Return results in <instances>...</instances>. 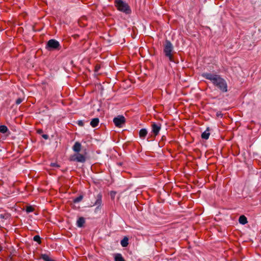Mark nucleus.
<instances>
[{"instance_id":"f257e3e1","label":"nucleus","mask_w":261,"mask_h":261,"mask_svg":"<svg viewBox=\"0 0 261 261\" xmlns=\"http://www.w3.org/2000/svg\"><path fill=\"white\" fill-rule=\"evenodd\" d=\"M202 76L211 81L222 92H226L227 91V83L225 80L219 75L213 74L210 73H204L202 74Z\"/></svg>"},{"instance_id":"f03ea898","label":"nucleus","mask_w":261,"mask_h":261,"mask_svg":"<svg viewBox=\"0 0 261 261\" xmlns=\"http://www.w3.org/2000/svg\"><path fill=\"white\" fill-rule=\"evenodd\" d=\"M164 53L171 62H174L173 58V46L169 40H166L164 46Z\"/></svg>"},{"instance_id":"7ed1b4c3","label":"nucleus","mask_w":261,"mask_h":261,"mask_svg":"<svg viewBox=\"0 0 261 261\" xmlns=\"http://www.w3.org/2000/svg\"><path fill=\"white\" fill-rule=\"evenodd\" d=\"M115 5L118 10L126 14H129L131 12L128 5L121 0H115Z\"/></svg>"},{"instance_id":"20e7f679","label":"nucleus","mask_w":261,"mask_h":261,"mask_svg":"<svg viewBox=\"0 0 261 261\" xmlns=\"http://www.w3.org/2000/svg\"><path fill=\"white\" fill-rule=\"evenodd\" d=\"M69 161H76L81 163H84L86 161V157L84 154L79 152L70 156Z\"/></svg>"},{"instance_id":"39448f33","label":"nucleus","mask_w":261,"mask_h":261,"mask_svg":"<svg viewBox=\"0 0 261 261\" xmlns=\"http://www.w3.org/2000/svg\"><path fill=\"white\" fill-rule=\"evenodd\" d=\"M113 122L116 126L122 127L125 123V118L123 116L119 115L113 119Z\"/></svg>"},{"instance_id":"423d86ee","label":"nucleus","mask_w":261,"mask_h":261,"mask_svg":"<svg viewBox=\"0 0 261 261\" xmlns=\"http://www.w3.org/2000/svg\"><path fill=\"white\" fill-rule=\"evenodd\" d=\"M59 46L60 44L58 41L55 39H50L47 42L46 48L48 50L56 49H58Z\"/></svg>"},{"instance_id":"0eeeda50","label":"nucleus","mask_w":261,"mask_h":261,"mask_svg":"<svg viewBox=\"0 0 261 261\" xmlns=\"http://www.w3.org/2000/svg\"><path fill=\"white\" fill-rule=\"evenodd\" d=\"M161 128V124L159 123L156 124L155 122H153L151 124V129L152 133L153 134L154 137H156L159 133L160 130Z\"/></svg>"},{"instance_id":"6e6552de","label":"nucleus","mask_w":261,"mask_h":261,"mask_svg":"<svg viewBox=\"0 0 261 261\" xmlns=\"http://www.w3.org/2000/svg\"><path fill=\"white\" fill-rule=\"evenodd\" d=\"M102 204V195L100 194H98L96 197V200L93 205L96 206L97 208L100 207Z\"/></svg>"},{"instance_id":"1a4fd4ad","label":"nucleus","mask_w":261,"mask_h":261,"mask_svg":"<svg viewBox=\"0 0 261 261\" xmlns=\"http://www.w3.org/2000/svg\"><path fill=\"white\" fill-rule=\"evenodd\" d=\"M82 145L79 142H76L72 147L73 150L75 152H79L81 150Z\"/></svg>"},{"instance_id":"9d476101","label":"nucleus","mask_w":261,"mask_h":261,"mask_svg":"<svg viewBox=\"0 0 261 261\" xmlns=\"http://www.w3.org/2000/svg\"><path fill=\"white\" fill-rule=\"evenodd\" d=\"M147 134V131L145 128H142L139 131V137L141 138L144 139Z\"/></svg>"},{"instance_id":"9b49d317","label":"nucleus","mask_w":261,"mask_h":261,"mask_svg":"<svg viewBox=\"0 0 261 261\" xmlns=\"http://www.w3.org/2000/svg\"><path fill=\"white\" fill-rule=\"evenodd\" d=\"M99 121L98 118H93V119H92V120L90 122V125L93 127H95L98 125Z\"/></svg>"},{"instance_id":"f8f14e48","label":"nucleus","mask_w":261,"mask_h":261,"mask_svg":"<svg viewBox=\"0 0 261 261\" xmlns=\"http://www.w3.org/2000/svg\"><path fill=\"white\" fill-rule=\"evenodd\" d=\"M121 245L122 247H127L128 245V239L125 237L121 241Z\"/></svg>"},{"instance_id":"ddd939ff","label":"nucleus","mask_w":261,"mask_h":261,"mask_svg":"<svg viewBox=\"0 0 261 261\" xmlns=\"http://www.w3.org/2000/svg\"><path fill=\"white\" fill-rule=\"evenodd\" d=\"M239 221L242 224H245L247 223V219L244 215H242L239 217Z\"/></svg>"},{"instance_id":"4468645a","label":"nucleus","mask_w":261,"mask_h":261,"mask_svg":"<svg viewBox=\"0 0 261 261\" xmlns=\"http://www.w3.org/2000/svg\"><path fill=\"white\" fill-rule=\"evenodd\" d=\"M85 223V219L83 217H80L77 221V225L78 227H81Z\"/></svg>"},{"instance_id":"2eb2a0df","label":"nucleus","mask_w":261,"mask_h":261,"mask_svg":"<svg viewBox=\"0 0 261 261\" xmlns=\"http://www.w3.org/2000/svg\"><path fill=\"white\" fill-rule=\"evenodd\" d=\"M209 131V129L208 128L207 129V130L205 132H204L202 135H201V138L203 139H205V140H207L208 138H209V136H210V133L208 132Z\"/></svg>"},{"instance_id":"dca6fc26","label":"nucleus","mask_w":261,"mask_h":261,"mask_svg":"<svg viewBox=\"0 0 261 261\" xmlns=\"http://www.w3.org/2000/svg\"><path fill=\"white\" fill-rule=\"evenodd\" d=\"M115 261H125L122 257V255L119 253H117L115 256Z\"/></svg>"},{"instance_id":"f3484780","label":"nucleus","mask_w":261,"mask_h":261,"mask_svg":"<svg viewBox=\"0 0 261 261\" xmlns=\"http://www.w3.org/2000/svg\"><path fill=\"white\" fill-rule=\"evenodd\" d=\"M8 131V127L6 125H0V132L2 133H6Z\"/></svg>"},{"instance_id":"a211bd4d","label":"nucleus","mask_w":261,"mask_h":261,"mask_svg":"<svg viewBox=\"0 0 261 261\" xmlns=\"http://www.w3.org/2000/svg\"><path fill=\"white\" fill-rule=\"evenodd\" d=\"M41 257L44 261H51L53 260V259L50 258L47 254H42Z\"/></svg>"},{"instance_id":"6ab92c4d","label":"nucleus","mask_w":261,"mask_h":261,"mask_svg":"<svg viewBox=\"0 0 261 261\" xmlns=\"http://www.w3.org/2000/svg\"><path fill=\"white\" fill-rule=\"evenodd\" d=\"M33 240L38 243L39 244H40L41 243V238L38 235L35 236L33 238Z\"/></svg>"},{"instance_id":"aec40b11","label":"nucleus","mask_w":261,"mask_h":261,"mask_svg":"<svg viewBox=\"0 0 261 261\" xmlns=\"http://www.w3.org/2000/svg\"><path fill=\"white\" fill-rule=\"evenodd\" d=\"M83 196L80 195L79 197L74 198L73 199V201L74 203L79 202L81 201L83 199Z\"/></svg>"},{"instance_id":"412c9836","label":"nucleus","mask_w":261,"mask_h":261,"mask_svg":"<svg viewBox=\"0 0 261 261\" xmlns=\"http://www.w3.org/2000/svg\"><path fill=\"white\" fill-rule=\"evenodd\" d=\"M34 210V208L32 206H28L26 208V212L27 213H30L33 212Z\"/></svg>"},{"instance_id":"4be33fe9","label":"nucleus","mask_w":261,"mask_h":261,"mask_svg":"<svg viewBox=\"0 0 261 261\" xmlns=\"http://www.w3.org/2000/svg\"><path fill=\"white\" fill-rule=\"evenodd\" d=\"M23 99L21 98H18V99H16V103L17 105H19L20 103L22 102V101H23Z\"/></svg>"},{"instance_id":"5701e85b","label":"nucleus","mask_w":261,"mask_h":261,"mask_svg":"<svg viewBox=\"0 0 261 261\" xmlns=\"http://www.w3.org/2000/svg\"><path fill=\"white\" fill-rule=\"evenodd\" d=\"M77 124L81 126H83L84 125V122L82 120L79 121Z\"/></svg>"},{"instance_id":"b1692460","label":"nucleus","mask_w":261,"mask_h":261,"mask_svg":"<svg viewBox=\"0 0 261 261\" xmlns=\"http://www.w3.org/2000/svg\"><path fill=\"white\" fill-rule=\"evenodd\" d=\"M42 137L45 139H47L48 138V136L47 135H43Z\"/></svg>"},{"instance_id":"393cba45","label":"nucleus","mask_w":261,"mask_h":261,"mask_svg":"<svg viewBox=\"0 0 261 261\" xmlns=\"http://www.w3.org/2000/svg\"><path fill=\"white\" fill-rule=\"evenodd\" d=\"M43 132V130L41 129H39L38 130H37V133H39V134H41Z\"/></svg>"},{"instance_id":"a878e982","label":"nucleus","mask_w":261,"mask_h":261,"mask_svg":"<svg viewBox=\"0 0 261 261\" xmlns=\"http://www.w3.org/2000/svg\"><path fill=\"white\" fill-rule=\"evenodd\" d=\"M97 69H98V67L96 66L95 67V69L97 70Z\"/></svg>"},{"instance_id":"bb28decb","label":"nucleus","mask_w":261,"mask_h":261,"mask_svg":"<svg viewBox=\"0 0 261 261\" xmlns=\"http://www.w3.org/2000/svg\"><path fill=\"white\" fill-rule=\"evenodd\" d=\"M52 166H56V165H55V164H53L52 165Z\"/></svg>"},{"instance_id":"cd10ccee","label":"nucleus","mask_w":261,"mask_h":261,"mask_svg":"<svg viewBox=\"0 0 261 261\" xmlns=\"http://www.w3.org/2000/svg\"><path fill=\"white\" fill-rule=\"evenodd\" d=\"M2 248L0 247V251L2 250Z\"/></svg>"},{"instance_id":"c85d7f7f","label":"nucleus","mask_w":261,"mask_h":261,"mask_svg":"<svg viewBox=\"0 0 261 261\" xmlns=\"http://www.w3.org/2000/svg\"><path fill=\"white\" fill-rule=\"evenodd\" d=\"M51 261H56V260H55L54 259H53Z\"/></svg>"}]
</instances>
